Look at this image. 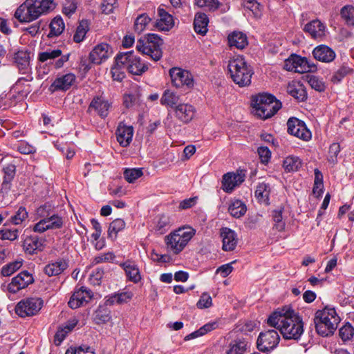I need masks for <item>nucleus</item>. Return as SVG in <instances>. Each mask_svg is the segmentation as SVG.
Instances as JSON below:
<instances>
[{
  "label": "nucleus",
  "mask_w": 354,
  "mask_h": 354,
  "mask_svg": "<svg viewBox=\"0 0 354 354\" xmlns=\"http://www.w3.org/2000/svg\"><path fill=\"white\" fill-rule=\"evenodd\" d=\"M341 19L347 26H354V7L346 5L340 10Z\"/></svg>",
  "instance_id": "obj_41"
},
{
  "label": "nucleus",
  "mask_w": 354,
  "mask_h": 354,
  "mask_svg": "<svg viewBox=\"0 0 354 354\" xmlns=\"http://www.w3.org/2000/svg\"><path fill=\"white\" fill-rule=\"evenodd\" d=\"M151 19L145 14L140 15L137 17L135 22V27L138 31H142L145 26L150 22Z\"/></svg>",
  "instance_id": "obj_58"
},
{
  "label": "nucleus",
  "mask_w": 354,
  "mask_h": 354,
  "mask_svg": "<svg viewBox=\"0 0 354 354\" xmlns=\"http://www.w3.org/2000/svg\"><path fill=\"white\" fill-rule=\"evenodd\" d=\"M162 40L158 35L149 34L138 40L136 49L142 54L149 56L153 60L158 61L162 57Z\"/></svg>",
  "instance_id": "obj_8"
},
{
  "label": "nucleus",
  "mask_w": 354,
  "mask_h": 354,
  "mask_svg": "<svg viewBox=\"0 0 354 354\" xmlns=\"http://www.w3.org/2000/svg\"><path fill=\"white\" fill-rule=\"evenodd\" d=\"M220 236L222 239V249L224 251H233L236 248L238 238L234 230L228 227H222L220 230Z\"/></svg>",
  "instance_id": "obj_18"
},
{
  "label": "nucleus",
  "mask_w": 354,
  "mask_h": 354,
  "mask_svg": "<svg viewBox=\"0 0 354 354\" xmlns=\"http://www.w3.org/2000/svg\"><path fill=\"white\" fill-rule=\"evenodd\" d=\"M3 240L15 241L19 236V231L17 229L3 230Z\"/></svg>",
  "instance_id": "obj_62"
},
{
  "label": "nucleus",
  "mask_w": 354,
  "mask_h": 354,
  "mask_svg": "<svg viewBox=\"0 0 354 354\" xmlns=\"http://www.w3.org/2000/svg\"><path fill=\"white\" fill-rule=\"evenodd\" d=\"M160 103L174 109L176 105L180 104V95L170 89H167L162 95Z\"/></svg>",
  "instance_id": "obj_35"
},
{
  "label": "nucleus",
  "mask_w": 354,
  "mask_h": 354,
  "mask_svg": "<svg viewBox=\"0 0 354 354\" xmlns=\"http://www.w3.org/2000/svg\"><path fill=\"white\" fill-rule=\"evenodd\" d=\"M287 127L288 132L297 138L305 141L311 138V132L307 129L305 123L296 118H290Z\"/></svg>",
  "instance_id": "obj_14"
},
{
  "label": "nucleus",
  "mask_w": 354,
  "mask_h": 354,
  "mask_svg": "<svg viewBox=\"0 0 354 354\" xmlns=\"http://www.w3.org/2000/svg\"><path fill=\"white\" fill-rule=\"evenodd\" d=\"M66 354H95L89 347L71 348L68 349Z\"/></svg>",
  "instance_id": "obj_64"
},
{
  "label": "nucleus",
  "mask_w": 354,
  "mask_h": 354,
  "mask_svg": "<svg viewBox=\"0 0 354 354\" xmlns=\"http://www.w3.org/2000/svg\"><path fill=\"white\" fill-rule=\"evenodd\" d=\"M283 166L287 171H295L301 166V161L297 156H290L283 160Z\"/></svg>",
  "instance_id": "obj_43"
},
{
  "label": "nucleus",
  "mask_w": 354,
  "mask_h": 354,
  "mask_svg": "<svg viewBox=\"0 0 354 354\" xmlns=\"http://www.w3.org/2000/svg\"><path fill=\"white\" fill-rule=\"evenodd\" d=\"M116 3L117 0H104L101 6L102 12L106 15L113 12L115 8Z\"/></svg>",
  "instance_id": "obj_60"
},
{
  "label": "nucleus",
  "mask_w": 354,
  "mask_h": 354,
  "mask_svg": "<svg viewBox=\"0 0 354 354\" xmlns=\"http://www.w3.org/2000/svg\"><path fill=\"white\" fill-rule=\"evenodd\" d=\"M14 59L19 70L23 73H27L30 65L29 53L24 50L18 51L15 53Z\"/></svg>",
  "instance_id": "obj_36"
},
{
  "label": "nucleus",
  "mask_w": 354,
  "mask_h": 354,
  "mask_svg": "<svg viewBox=\"0 0 354 354\" xmlns=\"http://www.w3.org/2000/svg\"><path fill=\"white\" fill-rule=\"evenodd\" d=\"M248 346V342L243 338L232 340L225 348L224 354H244Z\"/></svg>",
  "instance_id": "obj_25"
},
{
  "label": "nucleus",
  "mask_w": 354,
  "mask_h": 354,
  "mask_svg": "<svg viewBox=\"0 0 354 354\" xmlns=\"http://www.w3.org/2000/svg\"><path fill=\"white\" fill-rule=\"evenodd\" d=\"M268 324L279 330L286 339H298L304 332L301 318L290 306L278 308L272 313L268 319Z\"/></svg>",
  "instance_id": "obj_1"
},
{
  "label": "nucleus",
  "mask_w": 354,
  "mask_h": 354,
  "mask_svg": "<svg viewBox=\"0 0 354 354\" xmlns=\"http://www.w3.org/2000/svg\"><path fill=\"white\" fill-rule=\"evenodd\" d=\"M125 227V222L121 218H117L113 221L108 230V234L112 237L116 236L117 234Z\"/></svg>",
  "instance_id": "obj_47"
},
{
  "label": "nucleus",
  "mask_w": 354,
  "mask_h": 354,
  "mask_svg": "<svg viewBox=\"0 0 354 354\" xmlns=\"http://www.w3.org/2000/svg\"><path fill=\"white\" fill-rule=\"evenodd\" d=\"M115 257V256L112 252L100 254L93 259L92 263L97 264L104 262H111L114 260Z\"/></svg>",
  "instance_id": "obj_59"
},
{
  "label": "nucleus",
  "mask_w": 354,
  "mask_h": 354,
  "mask_svg": "<svg viewBox=\"0 0 354 354\" xmlns=\"http://www.w3.org/2000/svg\"><path fill=\"white\" fill-rule=\"evenodd\" d=\"M280 340V337L275 330H268L260 333L257 341V348L260 351L268 352L277 347Z\"/></svg>",
  "instance_id": "obj_11"
},
{
  "label": "nucleus",
  "mask_w": 354,
  "mask_h": 354,
  "mask_svg": "<svg viewBox=\"0 0 354 354\" xmlns=\"http://www.w3.org/2000/svg\"><path fill=\"white\" fill-rule=\"evenodd\" d=\"M118 64H124L126 70L131 74L142 75L148 70V65L142 62L133 51L122 53L117 55Z\"/></svg>",
  "instance_id": "obj_9"
},
{
  "label": "nucleus",
  "mask_w": 354,
  "mask_h": 354,
  "mask_svg": "<svg viewBox=\"0 0 354 354\" xmlns=\"http://www.w3.org/2000/svg\"><path fill=\"white\" fill-rule=\"evenodd\" d=\"M111 107V102L103 97H94L89 105V109H93L102 118L108 115Z\"/></svg>",
  "instance_id": "obj_24"
},
{
  "label": "nucleus",
  "mask_w": 354,
  "mask_h": 354,
  "mask_svg": "<svg viewBox=\"0 0 354 354\" xmlns=\"http://www.w3.org/2000/svg\"><path fill=\"white\" fill-rule=\"evenodd\" d=\"M69 55H62V50L59 49L48 50L39 54V60L41 62L48 60H53L59 57L55 62V67L59 68L63 66L64 64L68 60Z\"/></svg>",
  "instance_id": "obj_19"
},
{
  "label": "nucleus",
  "mask_w": 354,
  "mask_h": 354,
  "mask_svg": "<svg viewBox=\"0 0 354 354\" xmlns=\"http://www.w3.org/2000/svg\"><path fill=\"white\" fill-rule=\"evenodd\" d=\"M308 82L311 88L317 91L322 92L324 91L326 88L324 82L316 76H308Z\"/></svg>",
  "instance_id": "obj_52"
},
{
  "label": "nucleus",
  "mask_w": 354,
  "mask_h": 354,
  "mask_svg": "<svg viewBox=\"0 0 354 354\" xmlns=\"http://www.w3.org/2000/svg\"><path fill=\"white\" fill-rule=\"evenodd\" d=\"M55 7L54 0H26L16 10L15 17L21 23H29L47 14Z\"/></svg>",
  "instance_id": "obj_2"
},
{
  "label": "nucleus",
  "mask_w": 354,
  "mask_h": 354,
  "mask_svg": "<svg viewBox=\"0 0 354 354\" xmlns=\"http://www.w3.org/2000/svg\"><path fill=\"white\" fill-rule=\"evenodd\" d=\"M75 80V76L72 73H68L56 78L50 88L53 91H66L71 86Z\"/></svg>",
  "instance_id": "obj_29"
},
{
  "label": "nucleus",
  "mask_w": 354,
  "mask_h": 354,
  "mask_svg": "<svg viewBox=\"0 0 354 354\" xmlns=\"http://www.w3.org/2000/svg\"><path fill=\"white\" fill-rule=\"evenodd\" d=\"M212 305V297L207 292H203L201 295L198 301L196 304V306L198 307V308H200V309L208 308L211 307Z\"/></svg>",
  "instance_id": "obj_55"
},
{
  "label": "nucleus",
  "mask_w": 354,
  "mask_h": 354,
  "mask_svg": "<svg viewBox=\"0 0 354 354\" xmlns=\"http://www.w3.org/2000/svg\"><path fill=\"white\" fill-rule=\"evenodd\" d=\"M49 28L48 37L53 38L59 36L65 28V24L62 18L59 16L53 18L49 24Z\"/></svg>",
  "instance_id": "obj_37"
},
{
  "label": "nucleus",
  "mask_w": 354,
  "mask_h": 354,
  "mask_svg": "<svg viewBox=\"0 0 354 354\" xmlns=\"http://www.w3.org/2000/svg\"><path fill=\"white\" fill-rule=\"evenodd\" d=\"M353 68H350L348 66L343 65L337 71L334 73V74L331 77V82H333L335 84L339 83L342 80V79L345 76L353 73Z\"/></svg>",
  "instance_id": "obj_46"
},
{
  "label": "nucleus",
  "mask_w": 354,
  "mask_h": 354,
  "mask_svg": "<svg viewBox=\"0 0 354 354\" xmlns=\"http://www.w3.org/2000/svg\"><path fill=\"white\" fill-rule=\"evenodd\" d=\"M196 4L199 7L215 10L218 8L219 1L218 0H196Z\"/></svg>",
  "instance_id": "obj_57"
},
{
  "label": "nucleus",
  "mask_w": 354,
  "mask_h": 354,
  "mask_svg": "<svg viewBox=\"0 0 354 354\" xmlns=\"http://www.w3.org/2000/svg\"><path fill=\"white\" fill-rule=\"evenodd\" d=\"M169 75L173 86L176 88H191L194 86L193 77L188 71L180 68H172L169 70Z\"/></svg>",
  "instance_id": "obj_13"
},
{
  "label": "nucleus",
  "mask_w": 354,
  "mask_h": 354,
  "mask_svg": "<svg viewBox=\"0 0 354 354\" xmlns=\"http://www.w3.org/2000/svg\"><path fill=\"white\" fill-rule=\"evenodd\" d=\"M36 214L41 220L31 227L34 232L44 233L50 230L60 229L63 226L62 217L53 213L50 206L41 205L37 209Z\"/></svg>",
  "instance_id": "obj_6"
},
{
  "label": "nucleus",
  "mask_w": 354,
  "mask_h": 354,
  "mask_svg": "<svg viewBox=\"0 0 354 354\" xmlns=\"http://www.w3.org/2000/svg\"><path fill=\"white\" fill-rule=\"evenodd\" d=\"M78 319L74 317L68 320L63 326H60L55 335V343L59 345L77 324Z\"/></svg>",
  "instance_id": "obj_28"
},
{
  "label": "nucleus",
  "mask_w": 354,
  "mask_h": 354,
  "mask_svg": "<svg viewBox=\"0 0 354 354\" xmlns=\"http://www.w3.org/2000/svg\"><path fill=\"white\" fill-rule=\"evenodd\" d=\"M142 171L141 169H127L124 172V178L129 183H133L136 179L142 176Z\"/></svg>",
  "instance_id": "obj_51"
},
{
  "label": "nucleus",
  "mask_w": 354,
  "mask_h": 354,
  "mask_svg": "<svg viewBox=\"0 0 354 354\" xmlns=\"http://www.w3.org/2000/svg\"><path fill=\"white\" fill-rule=\"evenodd\" d=\"M89 27L88 21L86 20L81 21L73 36V40L77 43L82 41Z\"/></svg>",
  "instance_id": "obj_44"
},
{
  "label": "nucleus",
  "mask_w": 354,
  "mask_h": 354,
  "mask_svg": "<svg viewBox=\"0 0 354 354\" xmlns=\"http://www.w3.org/2000/svg\"><path fill=\"white\" fill-rule=\"evenodd\" d=\"M287 92L299 101H304L307 97L306 91L302 85L300 84L295 85L293 84H289L287 87Z\"/></svg>",
  "instance_id": "obj_42"
},
{
  "label": "nucleus",
  "mask_w": 354,
  "mask_h": 354,
  "mask_svg": "<svg viewBox=\"0 0 354 354\" xmlns=\"http://www.w3.org/2000/svg\"><path fill=\"white\" fill-rule=\"evenodd\" d=\"M43 301L40 298L31 297L22 299L15 307L16 313L21 317L36 315L41 308Z\"/></svg>",
  "instance_id": "obj_10"
},
{
  "label": "nucleus",
  "mask_w": 354,
  "mask_h": 354,
  "mask_svg": "<svg viewBox=\"0 0 354 354\" xmlns=\"http://www.w3.org/2000/svg\"><path fill=\"white\" fill-rule=\"evenodd\" d=\"M196 233L190 226H184L170 233L165 237L168 251L173 254H179L187 245Z\"/></svg>",
  "instance_id": "obj_7"
},
{
  "label": "nucleus",
  "mask_w": 354,
  "mask_h": 354,
  "mask_svg": "<svg viewBox=\"0 0 354 354\" xmlns=\"http://www.w3.org/2000/svg\"><path fill=\"white\" fill-rule=\"evenodd\" d=\"M259 156L262 162H268L270 158V151L267 147H259L257 149Z\"/></svg>",
  "instance_id": "obj_63"
},
{
  "label": "nucleus",
  "mask_w": 354,
  "mask_h": 354,
  "mask_svg": "<svg viewBox=\"0 0 354 354\" xmlns=\"http://www.w3.org/2000/svg\"><path fill=\"white\" fill-rule=\"evenodd\" d=\"M92 297V292L89 289L81 287L73 294L68 301V306L73 309H76L88 303Z\"/></svg>",
  "instance_id": "obj_16"
},
{
  "label": "nucleus",
  "mask_w": 354,
  "mask_h": 354,
  "mask_svg": "<svg viewBox=\"0 0 354 354\" xmlns=\"http://www.w3.org/2000/svg\"><path fill=\"white\" fill-rule=\"evenodd\" d=\"M33 281L32 275L28 271H23L13 277L11 282L8 285L2 284L1 288L3 290L6 289L9 292L15 294L20 290L28 287Z\"/></svg>",
  "instance_id": "obj_12"
},
{
  "label": "nucleus",
  "mask_w": 354,
  "mask_h": 354,
  "mask_svg": "<svg viewBox=\"0 0 354 354\" xmlns=\"http://www.w3.org/2000/svg\"><path fill=\"white\" fill-rule=\"evenodd\" d=\"M103 275H104V270L101 268H97L91 274L90 281L94 285H99L101 279L103 277Z\"/></svg>",
  "instance_id": "obj_61"
},
{
  "label": "nucleus",
  "mask_w": 354,
  "mask_h": 354,
  "mask_svg": "<svg viewBox=\"0 0 354 354\" xmlns=\"http://www.w3.org/2000/svg\"><path fill=\"white\" fill-rule=\"evenodd\" d=\"M245 179V175L242 172L227 173L223 176L222 189L227 193H230L238 185L241 184Z\"/></svg>",
  "instance_id": "obj_20"
},
{
  "label": "nucleus",
  "mask_w": 354,
  "mask_h": 354,
  "mask_svg": "<svg viewBox=\"0 0 354 354\" xmlns=\"http://www.w3.org/2000/svg\"><path fill=\"white\" fill-rule=\"evenodd\" d=\"M270 187L269 184L261 183L258 185L255 191V196L259 202L268 203Z\"/></svg>",
  "instance_id": "obj_40"
},
{
  "label": "nucleus",
  "mask_w": 354,
  "mask_h": 354,
  "mask_svg": "<svg viewBox=\"0 0 354 354\" xmlns=\"http://www.w3.org/2000/svg\"><path fill=\"white\" fill-rule=\"evenodd\" d=\"M28 216V213L26 207L21 206L19 207L15 214L10 218V222L14 225H20L25 221Z\"/></svg>",
  "instance_id": "obj_45"
},
{
  "label": "nucleus",
  "mask_w": 354,
  "mask_h": 354,
  "mask_svg": "<svg viewBox=\"0 0 354 354\" xmlns=\"http://www.w3.org/2000/svg\"><path fill=\"white\" fill-rule=\"evenodd\" d=\"M113 53L112 48L106 43L96 45L89 54L90 61L95 64L105 62Z\"/></svg>",
  "instance_id": "obj_15"
},
{
  "label": "nucleus",
  "mask_w": 354,
  "mask_h": 354,
  "mask_svg": "<svg viewBox=\"0 0 354 354\" xmlns=\"http://www.w3.org/2000/svg\"><path fill=\"white\" fill-rule=\"evenodd\" d=\"M45 239L35 235L27 236L23 243L24 250L26 253L33 254L42 251L44 248Z\"/></svg>",
  "instance_id": "obj_21"
},
{
  "label": "nucleus",
  "mask_w": 354,
  "mask_h": 354,
  "mask_svg": "<svg viewBox=\"0 0 354 354\" xmlns=\"http://www.w3.org/2000/svg\"><path fill=\"white\" fill-rule=\"evenodd\" d=\"M16 168L14 165H8L4 169V178L3 185L10 183L15 175Z\"/></svg>",
  "instance_id": "obj_56"
},
{
  "label": "nucleus",
  "mask_w": 354,
  "mask_h": 354,
  "mask_svg": "<svg viewBox=\"0 0 354 354\" xmlns=\"http://www.w3.org/2000/svg\"><path fill=\"white\" fill-rule=\"evenodd\" d=\"M315 59L322 62H330L335 57V52L325 45L317 46L313 51Z\"/></svg>",
  "instance_id": "obj_27"
},
{
  "label": "nucleus",
  "mask_w": 354,
  "mask_h": 354,
  "mask_svg": "<svg viewBox=\"0 0 354 354\" xmlns=\"http://www.w3.org/2000/svg\"><path fill=\"white\" fill-rule=\"evenodd\" d=\"M109 314L104 309H97L94 313L93 320L97 324L106 323L109 322Z\"/></svg>",
  "instance_id": "obj_54"
},
{
  "label": "nucleus",
  "mask_w": 354,
  "mask_h": 354,
  "mask_svg": "<svg viewBox=\"0 0 354 354\" xmlns=\"http://www.w3.org/2000/svg\"><path fill=\"white\" fill-rule=\"evenodd\" d=\"M339 320L335 308L326 307L322 310H317L315 317L317 333L323 337L333 334Z\"/></svg>",
  "instance_id": "obj_5"
},
{
  "label": "nucleus",
  "mask_w": 354,
  "mask_h": 354,
  "mask_svg": "<svg viewBox=\"0 0 354 354\" xmlns=\"http://www.w3.org/2000/svg\"><path fill=\"white\" fill-rule=\"evenodd\" d=\"M158 15L159 19L156 23V26L158 30L167 31L172 28L174 25L172 15L160 8L158 9Z\"/></svg>",
  "instance_id": "obj_26"
},
{
  "label": "nucleus",
  "mask_w": 354,
  "mask_h": 354,
  "mask_svg": "<svg viewBox=\"0 0 354 354\" xmlns=\"http://www.w3.org/2000/svg\"><path fill=\"white\" fill-rule=\"evenodd\" d=\"M227 68L230 77L235 84L241 87L250 84L253 72L242 56L236 55L230 59Z\"/></svg>",
  "instance_id": "obj_4"
},
{
  "label": "nucleus",
  "mask_w": 354,
  "mask_h": 354,
  "mask_svg": "<svg viewBox=\"0 0 354 354\" xmlns=\"http://www.w3.org/2000/svg\"><path fill=\"white\" fill-rule=\"evenodd\" d=\"M22 266V262L20 261H15L4 266L1 268V274L4 277H8L12 274L18 270Z\"/></svg>",
  "instance_id": "obj_49"
},
{
  "label": "nucleus",
  "mask_w": 354,
  "mask_h": 354,
  "mask_svg": "<svg viewBox=\"0 0 354 354\" xmlns=\"http://www.w3.org/2000/svg\"><path fill=\"white\" fill-rule=\"evenodd\" d=\"M325 26L319 20H313L307 24L304 31L308 32L314 39L322 38L324 35Z\"/></svg>",
  "instance_id": "obj_33"
},
{
  "label": "nucleus",
  "mask_w": 354,
  "mask_h": 354,
  "mask_svg": "<svg viewBox=\"0 0 354 354\" xmlns=\"http://www.w3.org/2000/svg\"><path fill=\"white\" fill-rule=\"evenodd\" d=\"M174 111L176 119L186 124L194 118L196 109L189 103H180L175 106Z\"/></svg>",
  "instance_id": "obj_17"
},
{
  "label": "nucleus",
  "mask_w": 354,
  "mask_h": 354,
  "mask_svg": "<svg viewBox=\"0 0 354 354\" xmlns=\"http://www.w3.org/2000/svg\"><path fill=\"white\" fill-rule=\"evenodd\" d=\"M339 334L342 340H349L354 335V328L351 326V324H346L340 328Z\"/></svg>",
  "instance_id": "obj_53"
},
{
  "label": "nucleus",
  "mask_w": 354,
  "mask_h": 354,
  "mask_svg": "<svg viewBox=\"0 0 354 354\" xmlns=\"http://www.w3.org/2000/svg\"><path fill=\"white\" fill-rule=\"evenodd\" d=\"M133 297L131 292H122L114 293L105 297L104 304L106 306H113L115 304H122L129 301Z\"/></svg>",
  "instance_id": "obj_30"
},
{
  "label": "nucleus",
  "mask_w": 354,
  "mask_h": 354,
  "mask_svg": "<svg viewBox=\"0 0 354 354\" xmlns=\"http://www.w3.org/2000/svg\"><path fill=\"white\" fill-rule=\"evenodd\" d=\"M293 56L295 73H305L313 72L316 70V66L314 64H310L306 57H301L298 55Z\"/></svg>",
  "instance_id": "obj_31"
},
{
  "label": "nucleus",
  "mask_w": 354,
  "mask_h": 354,
  "mask_svg": "<svg viewBox=\"0 0 354 354\" xmlns=\"http://www.w3.org/2000/svg\"><path fill=\"white\" fill-rule=\"evenodd\" d=\"M68 267V261L59 258L56 261H51L44 268V272L48 277L57 276L62 274Z\"/></svg>",
  "instance_id": "obj_22"
},
{
  "label": "nucleus",
  "mask_w": 354,
  "mask_h": 354,
  "mask_svg": "<svg viewBox=\"0 0 354 354\" xmlns=\"http://www.w3.org/2000/svg\"><path fill=\"white\" fill-rule=\"evenodd\" d=\"M228 43L230 47L238 49L244 48L248 44L246 35L239 31H234L229 35Z\"/></svg>",
  "instance_id": "obj_34"
},
{
  "label": "nucleus",
  "mask_w": 354,
  "mask_h": 354,
  "mask_svg": "<svg viewBox=\"0 0 354 354\" xmlns=\"http://www.w3.org/2000/svg\"><path fill=\"white\" fill-rule=\"evenodd\" d=\"M120 266L125 271L127 278L131 281L138 283V281H140L141 276L140 274V271L137 265L135 263L130 261H127L123 263H121Z\"/></svg>",
  "instance_id": "obj_32"
},
{
  "label": "nucleus",
  "mask_w": 354,
  "mask_h": 354,
  "mask_svg": "<svg viewBox=\"0 0 354 354\" xmlns=\"http://www.w3.org/2000/svg\"><path fill=\"white\" fill-rule=\"evenodd\" d=\"M124 69H126L124 64L119 65L117 62V57L115 59V65L111 68V72L114 80L120 82L125 77Z\"/></svg>",
  "instance_id": "obj_48"
},
{
  "label": "nucleus",
  "mask_w": 354,
  "mask_h": 354,
  "mask_svg": "<svg viewBox=\"0 0 354 354\" xmlns=\"http://www.w3.org/2000/svg\"><path fill=\"white\" fill-rule=\"evenodd\" d=\"M272 217L274 222V227L279 232L283 231L285 229L286 223L283 221L282 209L273 211Z\"/></svg>",
  "instance_id": "obj_50"
},
{
  "label": "nucleus",
  "mask_w": 354,
  "mask_h": 354,
  "mask_svg": "<svg viewBox=\"0 0 354 354\" xmlns=\"http://www.w3.org/2000/svg\"><path fill=\"white\" fill-rule=\"evenodd\" d=\"M116 138L120 145L126 147L129 145L133 135V128L121 122L116 130Z\"/></svg>",
  "instance_id": "obj_23"
},
{
  "label": "nucleus",
  "mask_w": 354,
  "mask_h": 354,
  "mask_svg": "<svg viewBox=\"0 0 354 354\" xmlns=\"http://www.w3.org/2000/svg\"><path fill=\"white\" fill-rule=\"evenodd\" d=\"M208 18L204 13H197L194 18V27L195 31L202 35L207 32Z\"/></svg>",
  "instance_id": "obj_39"
},
{
  "label": "nucleus",
  "mask_w": 354,
  "mask_h": 354,
  "mask_svg": "<svg viewBox=\"0 0 354 354\" xmlns=\"http://www.w3.org/2000/svg\"><path fill=\"white\" fill-rule=\"evenodd\" d=\"M228 211L233 217L240 218L246 213L247 207L241 200L234 199L229 205Z\"/></svg>",
  "instance_id": "obj_38"
},
{
  "label": "nucleus",
  "mask_w": 354,
  "mask_h": 354,
  "mask_svg": "<svg viewBox=\"0 0 354 354\" xmlns=\"http://www.w3.org/2000/svg\"><path fill=\"white\" fill-rule=\"evenodd\" d=\"M252 106L254 114L266 120L273 116L281 107V103L268 93H259L252 97Z\"/></svg>",
  "instance_id": "obj_3"
}]
</instances>
